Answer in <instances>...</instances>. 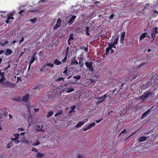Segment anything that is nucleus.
Here are the masks:
<instances>
[{
	"mask_svg": "<svg viewBox=\"0 0 158 158\" xmlns=\"http://www.w3.org/2000/svg\"><path fill=\"white\" fill-rule=\"evenodd\" d=\"M70 84L69 83H65L63 85H61L60 86L62 87V85L63 87H65L64 89V92H65L67 93H69L72 92L74 91V89L73 88H72L71 86H69Z\"/></svg>",
	"mask_w": 158,
	"mask_h": 158,
	"instance_id": "1",
	"label": "nucleus"
},
{
	"mask_svg": "<svg viewBox=\"0 0 158 158\" xmlns=\"http://www.w3.org/2000/svg\"><path fill=\"white\" fill-rule=\"evenodd\" d=\"M107 98V94H105L104 95L101 97H97L95 99L98 101L96 102V104L97 105H99L100 103H103L106 100V98Z\"/></svg>",
	"mask_w": 158,
	"mask_h": 158,
	"instance_id": "2",
	"label": "nucleus"
},
{
	"mask_svg": "<svg viewBox=\"0 0 158 158\" xmlns=\"http://www.w3.org/2000/svg\"><path fill=\"white\" fill-rule=\"evenodd\" d=\"M151 94L150 91H146L143 93V95L140 96L139 98L143 101L148 98L150 95Z\"/></svg>",
	"mask_w": 158,
	"mask_h": 158,
	"instance_id": "3",
	"label": "nucleus"
},
{
	"mask_svg": "<svg viewBox=\"0 0 158 158\" xmlns=\"http://www.w3.org/2000/svg\"><path fill=\"white\" fill-rule=\"evenodd\" d=\"M58 96V93L56 90H54L53 92L50 93L48 96V99L50 100L54 98H57Z\"/></svg>",
	"mask_w": 158,
	"mask_h": 158,
	"instance_id": "4",
	"label": "nucleus"
},
{
	"mask_svg": "<svg viewBox=\"0 0 158 158\" xmlns=\"http://www.w3.org/2000/svg\"><path fill=\"white\" fill-rule=\"evenodd\" d=\"M158 27H154L152 29L151 33L152 37L154 39L156 36V34H158Z\"/></svg>",
	"mask_w": 158,
	"mask_h": 158,
	"instance_id": "5",
	"label": "nucleus"
},
{
	"mask_svg": "<svg viewBox=\"0 0 158 158\" xmlns=\"http://www.w3.org/2000/svg\"><path fill=\"white\" fill-rule=\"evenodd\" d=\"M85 64L86 67L89 69L90 71H92L94 70L93 67V63L91 61L89 62H85Z\"/></svg>",
	"mask_w": 158,
	"mask_h": 158,
	"instance_id": "6",
	"label": "nucleus"
},
{
	"mask_svg": "<svg viewBox=\"0 0 158 158\" xmlns=\"http://www.w3.org/2000/svg\"><path fill=\"white\" fill-rule=\"evenodd\" d=\"M15 86V84L9 81H5L4 84V86L5 87L13 88Z\"/></svg>",
	"mask_w": 158,
	"mask_h": 158,
	"instance_id": "7",
	"label": "nucleus"
},
{
	"mask_svg": "<svg viewBox=\"0 0 158 158\" xmlns=\"http://www.w3.org/2000/svg\"><path fill=\"white\" fill-rule=\"evenodd\" d=\"M61 21L60 18H59L57 20L56 23L53 29L54 30L56 29L59 27L61 25Z\"/></svg>",
	"mask_w": 158,
	"mask_h": 158,
	"instance_id": "8",
	"label": "nucleus"
},
{
	"mask_svg": "<svg viewBox=\"0 0 158 158\" xmlns=\"http://www.w3.org/2000/svg\"><path fill=\"white\" fill-rule=\"evenodd\" d=\"M151 80L148 81L145 83L144 85L143 84V85L142 86V89H144L148 88L151 85Z\"/></svg>",
	"mask_w": 158,
	"mask_h": 158,
	"instance_id": "9",
	"label": "nucleus"
},
{
	"mask_svg": "<svg viewBox=\"0 0 158 158\" xmlns=\"http://www.w3.org/2000/svg\"><path fill=\"white\" fill-rule=\"evenodd\" d=\"M4 73L2 72L0 69V83H2L6 80L4 76Z\"/></svg>",
	"mask_w": 158,
	"mask_h": 158,
	"instance_id": "10",
	"label": "nucleus"
},
{
	"mask_svg": "<svg viewBox=\"0 0 158 158\" xmlns=\"http://www.w3.org/2000/svg\"><path fill=\"white\" fill-rule=\"evenodd\" d=\"M152 106L150 109L146 111L142 115L141 118L142 119L146 117L148 114L151 112V110L153 108Z\"/></svg>",
	"mask_w": 158,
	"mask_h": 158,
	"instance_id": "11",
	"label": "nucleus"
},
{
	"mask_svg": "<svg viewBox=\"0 0 158 158\" xmlns=\"http://www.w3.org/2000/svg\"><path fill=\"white\" fill-rule=\"evenodd\" d=\"M76 18V16L75 15L72 16L70 19L67 22L68 24L71 25L73 22H74L75 19Z\"/></svg>",
	"mask_w": 158,
	"mask_h": 158,
	"instance_id": "12",
	"label": "nucleus"
},
{
	"mask_svg": "<svg viewBox=\"0 0 158 158\" xmlns=\"http://www.w3.org/2000/svg\"><path fill=\"white\" fill-rule=\"evenodd\" d=\"M29 97V94H26L23 96L22 98V100L23 102H27L28 101V98Z\"/></svg>",
	"mask_w": 158,
	"mask_h": 158,
	"instance_id": "13",
	"label": "nucleus"
},
{
	"mask_svg": "<svg viewBox=\"0 0 158 158\" xmlns=\"http://www.w3.org/2000/svg\"><path fill=\"white\" fill-rule=\"evenodd\" d=\"M85 123V122L84 121H80L75 126V127L77 128H78L80 127L82 125H83Z\"/></svg>",
	"mask_w": 158,
	"mask_h": 158,
	"instance_id": "14",
	"label": "nucleus"
},
{
	"mask_svg": "<svg viewBox=\"0 0 158 158\" xmlns=\"http://www.w3.org/2000/svg\"><path fill=\"white\" fill-rule=\"evenodd\" d=\"M148 34L147 32H145L143 33L140 37L139 40H142L144 39L146 36L150 38V37L148 36H146Z\"/></svg>",
	"mask_w": 158,
	"mask_h": 158,
	"instance_id": "15",
	"label": "nucleus"
},
{
	"mask_svg": "<svg viewBox=\"0 0 158 158\" xmlns=\"http://www.w3.org/2000/svg\"><path fill=\"white\" fill-rule=\"evenodd\" d=\"M64 81V78L61 77L56 78L55 79V81L56 82L61 83Z\"/></svg>",
	"mask_w": 158,
	"mask_h": 158,
	"instance_id": "16",
	"label": "nucleus"
},
{
	"mask_svg": "<svg viewBox=\"0 0 158 158\" xmlns=\"http://www.w3.org/2000/svg\"><path fill=\"white\" fill-rule=\"evenodd\" d=\"M147 139V137L145 136H143L140 137L139 139V142H141L145 141Z\"/></svg>",
	"mask_w": 158,
	"mask_h": 158,
	"instance_id": "17",
	"label": "nucleus"
},
{
	"mask_svg": "<svg viewBox=\"0 0 158 158\" xmlns=\"http://www.w3.org/2000/svg\"><path fill=\"white\" fill-rule=\"evenodd\" d=\"M12 53V51L10 49H7L6 50L5 55H9Z\"/></svg>",
	"mask_w": 158,
	"mask_h": 158,
	"instance_id": "18",
	"label": "nucleus"
},
{
	"mask_svg": "<svg viewBox=\"0 0 158 158\" xmlns=\"http://www.w3.org/2000/svg\"><path fill=\"white\" fill-rule=\"evenodd\" d=\"M54 63L55 64H56L57 65H59L60 64H61L62 63L60 61H59L57 59H55L54 60Z\"/></svg>",
	"mask_w": 158,
	"mask_h": 158,
	"instance_id": "19",
	"label": "nucleus"
},
{
	"mask_svg": "<svg viewBox=\"0 0 158 158\" xmlns=\"http://www.w3.org/2000/svg\"><path fill=\"white\" fill-rule=\"evenodd\" d=\"M89 29L90 28L88 26L86 27L85 28V34L87 36H89L90 35V33H89V32L90 31Z\"/></svg>",
	"mask_w": 158,
	"mask_h": 158,
	"instance_id": "20",
	"label": "nucleus"
},
{
	"mask_svg": "<svg viewBox=\"0 0 158 158\" xmlns=\"http://www.w3.org/2000/svg\"><path fill=\"white\" fill-rule=\"evenodd\" d=\"M44 156V153L39 152H37L36 155V156L39 158H41Z\"/></svg>",
	"mask_w": 158,
	"mask_h": 158,
	"instance_id": "21",
	"label": "nucleus"
},
{
	"mask_svg": "<svg viewBox=\"0 0 158 158\" xmlns=\"http://www.w3.org/2000/svg\"><path fill=\"white\" fill-rule=\"evenodd\" d=\"M21 98L20 97H15L12 99L13 101H15L17 102H19L21 101Z\"/></svg>",
	"mask_w": 158,
	"mask_h": 158,
	"instance_id": "22",
	"label": "nucleus"
},
{
	"mask_svg": "<svg viewBox=\"0 0 158 158\" xmlns=\"http://www.w3.org/2000/svg\"><path fill=\"white\" fill-rule=\"evenodd\" d=\"M146 64V63H141L138 66L137 68L138 69H140L141 68H143V67Z\"/></svg>",
	"mask_w": 158,
	"mask_h": 158,
	"instance_id": "23",
	"label": "nucleus"
},
{
	"mask_svg": "<svg viewBox=\"0 0 158 158\" xmlns=\"http://www.w3.org/2000/svg\"><path fill=\"white\" fill-rule=\"evenodd\" d=\"M8 43V42L6 40H5V42L3 43V41L1 42H0V44L3 47H4Z\"/></svg>",
	"mask_w": 158,
	"mask_h": 158,
	"instance_id": "24",
	"label": "nucleus"
},
{
	"mask_svg": "<svg viewBox=\"0 0 158 158\" xmlns=\"http://www.w3.org/2000/svg\"><path fill=\"white\" fill-rule=\"evenodd\" d=\"M47 67L44 64L43 66L42 67L40 68V72H44L45 69H46Z\"/></svg>",
	"mask_w": 158,
	"mask_h": 158,
	"instance_id": "25",
	"label": "nucleus"
},
{
	"mask_svg": "<svg viewBox=\"0 0 158 158\" xmlns=\"http://www.w3.org/2000/svg\"><path fill=\"white\" fill-rule=\"evenodd\" d=\"M64 70L63 72V73L65 76H67L68 75V68L67 66L65 67L64 68Z\"/></svg>",
	"mask_w": 158,
	"mask_h": 158,
	"instance_id": "26",
	"label": "nucleus"
},
{
	"mask_svg": "<svg viewBox=\"0 0 158 158\" xmlns=\"http://www.w3.org/2000/svg\"><path fill=\"white\" fill-rule=\"evenodd\" d=\"M36 57H35L32 56L31 59L30 61V64H32L34 62L35 60H36Z\"/></svg>",
	"mask_w": 158,
	"mask_h": 158,
	"instance_id": "27",
	"label": "nucleus"
},
{
	"mask_svg": "<svg viewBox=\"0 0 158 158\" xmlns=\"http://www.w3.org/2000/svg\"><path fill=\"white\" fill-rule=\"evenodd\" d=\"M118 39L119 36L118 35L116 38L114 39V42L113 43L114 44H116V45L117 44Z\"/></svg>",
	"mask_w": 158,
	"mask_h": 158,
	"instance_id": "28",
	"label": "nucleus"
},
{
	"mask_svg": "<svg viewBox=\"0 0 158 158\" xmlns=\"http://www.w3.org/2000/svg\"><path fill=\"white\" fill-rule=\"evenodd\" d=\"M2 111H3V112H4L3 113H2V114H4L5 115H7V110L5 108H2Z\"/></svg>",
	"mask_w": 158,
	"mask_h": 158,
	"instance_id": "29",
	"label": "nucleus"
},
{
	"mask_svg": "<svg viewBox=\"0 0 158 158\" xmlns=\"http://www.w3.org/2000/svg\"><path fill=\"white\" fill-rule=\"evenodd\" d=\"M45 64L46 65L47 67L48 66L50 67L51 68H53L54 66V64H53L48 63V62H47Z\"/></svg>",
	"mask_w": 158,
	"mask_h": 158,
	"instance_id": "30",
	"label": "nucleus"
},
{
	"mask_svg": "<svg viewBox=\"0 0 158 158\" xmlns=\"http://www.w3.org/2000/svg\"><path fill=\"white\" fill-rule=\"evenodd\" d=\"M95 125V123L94 122H93L90 124L88 126L89 127V128L90 129L92 127H94V126Z\"/></svg>",
	"mask_w": 158,
	"mask_h": 158,
	"instance_id": "31",
	"label": "nucleus"
},
{
	"mask_svg": "<svg viewBox=\"0 0 158 158\" xmlns=\"http://www.w3.org/2000/svg\"><path fill=\"white\" fill-rule=\"evenodd\" d=\"M53 114V112L52 111H50V112H49L48 113L47 117H51L52 116Z\"/></svg>",
	"mask_w": 158,
	"mask_h": 158,
	"instance_id": "32",
	"label": "nucleus"
},
{
	"mask_svg": "<svg viewBox=\"0 0 158 158\" xmlns=\"http://www.w3.org/2000/svg\"><path fill=\"white\" fill-rule=\"evenodd\" d=\"M36 142L33 143V144H32V145L33 146H36L38 145H39L40 144V141H38V140H36Z\"/></svg>",
	"mask_w": 158,
	"mask_h": 158,
	"instance_id": "33",
	"label": "nucleus"
},
{
	"mask_svg": "<svg viewBox=\"0 0 158 158\" xmlns=\"http://www.w3.org/2000/svg\"><path fill=\"white\" fill-rule=\"evenodd\" d=\"M74 39L73 34V33L70 34L68 39L69 40H73Z\"/></svg>",
	"mask_w": 158,
	"mask_h": 158,
	"instance_id": "34",
	"label": "nucleus"
},
{
	"mask_svg": "<svg viewBox=\"0 0 158 158\" xmlns=\"http://www.w3.org/2000/svg\"><path fill=\"white\" fill-rule=\"evenodd\" d=\"M72 63L73 64H76L77 65L78 64V62L75 59L74 60H72Z\"/></svg>",
	"mask_w": 158,
	"mask_h": 158,
	"instance_id": "35",
	"label": "nucleus"
},
{
	"mask_svg": "<svg viewBox=\"0 0 158 158\" xmlns=\"http://www.w3.org/2000/svg\"><path fill=\"white\" fill-rule=\"evenodd\" d=\"M13 142H9L8 143L7 145V148H10L12 144V143Z\"/></svg>",
	"mask_w": 158,
	"mask_h": 158,
	"instance_id": "36",
	"label": "nucleus"
},
{
	"mask_svg": "<svg viewBox=\"0 0 158 158\" xmlns=\"http://www.w3.org/2000/svg\"><path fill=\"white\" fill-rule=\"evenodd\" d=\"M36 18H35L33 19H30L29 20V21L31 22L32 23H35L36 21Z\"/></svg>",
	"mask_w": 158,
	"mask_h": 158,
	"instance_id": "37",
	"label": "nucleus"
},
{
	"mask_svg": "<svg viewBox=\"0 0 158 158\" xmlns=\"http://www.w3.org/2000/svg\"><path fill=\"white\" fill-rule=\"evenodd\" d=\"M67 55H65V57L62 60V62L63 63H64L66 61L67 59Z\"/></svg>",
	"mask_w": 158,
	"mask_h": 158,
	"instance_id": "38",
	"label": "nucleus"
},
{
	"mask_svg": "<svg viewBox=\"0 0 158 158\" xmlns=\"http://www.w3.org/2000/svg\"><path fill=\"white\" fill-rule=\"evenodd\" d=\"M125 35V33L124 31L121 34V38H124Z\"/></svg>",
	"mask_w": 158,
	"mask_h": 158,
	"instance_id": "39",
	"label": "nucleus"
},
{
	"mask_svg": "<svg viewBox=\"0 0 158 158\" xmlns=\"http://www.w3.org/2000/svg\"><path fill=\"white\" fill-rule=\"evenodd\" d=\"M110 50V49L108 48H106V53L105 54L106 55H107L108 54V53Z\"/></svg>",
	"mask_w": 158,
	"mask_h": 158,
	"instance_id": "40",
	"label": "nucleus"
},
{
	"mask_svg": "<svg viewBox=\"0 0 158 158\" xmlns=\"http://www.w3.org/2000/svg\"><path fill=\"white\" fill-rule=\"evenodd\" d=\"M114 16V14L112 13L110 16L109 19L110 20H112Z\"/></svg>",
	"mask_w": 158,
	"mask_h": 158,
	"instance_id": "41",
	"label": "nucleus"
},
{
	"mask_svg": "<svg viewBox=\"0 0 158 158\" xmlns=\"http://www.w3.org/2000/svg\"><path fill=\"white\" fill-rule=\"evenodd\" d=\"M13 15V14H12L11 15H10L9 16H8V18L9 19H14V18L12 16Z\"/></svg>",
	"mask_w": 158,
	"mask_h": 158,
	"instance_id": "42",
	"label": "nucleus"
},
{
	"mask_svg": "<svg viewBox=\"0 0 158 158\" xmlns=\"http://www.w3.org/2000/svg\"><path fill=\"white\" fill-rule=\"evenodd\" d=\"M14 136H15V138L17 139H18L19 138V134H15L14 135Z\"/></svg>",
	"mask_w": 158,
	"mask_h": 158,
	"instance_id": "43",
	"label": "nucleus"
},
{
	"mask_svg": "<svg viewBox=\"0 0 158 158\" xmlns=\"http://www.w3.org/2000/svg\"><path fill=\"white\" fill-rule=\"evenodd\" d=\"M89 129H90V128H89L88 126L86 127H84L83 128V131H86L87 130Z\"/></svg>",
	"mask_w": 158,
	"mask_h": 158,
	"instance_id": "44",
	"label": "nucleus"
},
{
	"mask_svg": "<svg viewBox=\"0 0 158 158\" xmlns=\"http://www.w3.org/2000/svg\"><path fill=\"white\" fill-rule=\"evenodd\" d=\"M126 129H124L123 131H121L119 135H118V137H120L121 136V135L123 133H125V132L126 131Z\"/></svg>",
	"mask_w": 158,
	"mask_h": 158,
	"instance_id": "45",
	"label": "nucleus"
},
{
	"mask_svg": "<svg viewBox=\"0 0 158 158\" xmlns=\"http://www.w3.org/2000/svg\"><path fill=\"white\" fill-rule=\"evenodd\" d=\"M78 60H79V64L80 63V62H82L83 60V58L82 57H79L78 58Z\"/></svg>",
	"mask_w": 158,
	"mask_h": 158,
	"instance_id": "46",
	"label": "nucleus"
},
{
	"mask_svg": "<svg viewBox=\"0 0 158 158\" xmlns=\"http://www.w3.org/2000/svg\"><path fill=\"white\" fill-rule=\"evenodd\" d=\"M25 11V10H20L19 12L18 13V14L19 15H22V14L23 13V12H24Z\"/></svg>",
	"mask_w": 158,
	"mask_h": 158,
	"instance_id": "47",
	"label": "nucleus"
},
{
	"mask_svg": "<svg viewBox=\"0 0 158 158\" xmlns=\"http://www.w3.org/2000/svg\"><path fill=\"white\" fill-rule=\"evenodd\" d=\"M62 111H59V112H58V113H56L55 114V116L56 117V116H58L60 114H62Z\"/></svg>",
	"mask_w": 158,
	"mask_h": 158,
	"instance_id": "48",
	"label": "nucleus"
},
{
	"mask_svg": "<svg viewBox=\"0 0 158 158\" xmlns=\"http://www.w3.org/2000/svg\"><path fill=\"white\" fill-rule=\"evenodd\" d=\"M24 40V38L23 37V36L22 37L21 39L19 40V44H20L21 43H22V42Z\"/></svg>",
	"mask_w": 158,
	"mask_h": 158,
	"instance_id": "49",
	"label": "nucleus"
},
{
	"mask_svg": "<svg viewBox=\"0 0 158 158\" xmlns=\"http://www.w3.org/2000/svg\"><path fill=\"white\" fill-rule=\"evenodd\" d=\"M81 77L80 75H77L74 76V78L76 79L77 80H79L80 79Z\"/></svg>",
	"mask_w": 158,
	"mask_h": 158,
	"instance_id": "50",
	"label": "nucleus"
},
{
	"mask_svg": "<svg viewBox=\"0 0 158 158\" xmlns=\"http://www.w3.org/2000/svg\"><path fill=\"white\" fill-rule=\"evenodd\" d=\"M69 47H68L66 48V53L65 55H68L69 52Z\"/></svg>",
	"mask_w": 158,
	"mask_h": 158,
	"instance_id": "51",
	"label": "nucleus"
},
{
	"mask_svg": "<svg viewBox=\"0 0 158 158\" xmlns=\"http://www.w3.org/2000/svg\"><path fill=\"white\" fill-rule=\"evenodd\" d=\"M16 42V40L12 41L10 44V46L13 45H14L15 44Z\"/></svg>",
	"mask_w": 158,
	"mask_h": 158,
	"instance_id": "52",
	"label": "nucleus"
},
{
	"mask_svg": "<svg viewBox=\"0 0 158 158\" xmlns=\"http://www.w3.org/2000/svg\"><path fill=\"white\" fill-rule=\"evenodd\" d=\"M108 46L109 48L111 49V48H112V44H111L110 43H108Z\"/></svg>",
	"mask_w": 158,
	"mask_h": 158,
	"instance_id": "53",
	"label": "nucleus"
},
{
	"mask_svg": "<svg viewBox=\"0 0 158 158\" xmlns=\"http://www.w3.org/2000/svg\"><path fill=\"white\" fill-rule=\"evenodd\" d=\"M124 40V38H121L120 40V42L121 44L123 43V41Z\"/></svg>",
	"mask_w": 158,
	"mask_h": 158,
	"instance_id": "54",
	"label": "nucleus"
},
{
	"mask_svg": "<svg viewBox=\"0 0 158 158\" xmlns=\"http://www.w3.org/2000/svg\"><path fill=\"white\" fill-rule=\"evenodd\" d=\"M32 151H33V152H37V149L36 148H33L31 150Z\"/></svg>",
	"mask_w": 158,
	"mask_h": 158,
	"instance_id": "55",
	"label": "nucleus"
},
{
	"mask_svg": "<svg viewBox=\"0 0 158 158\" xmlns=\"http://www.w3.org/2000/svg\"><path fill=\"white\" fill-rule=\"evenodd\" d=\"M41 87H42L40 85H38L37 87L34 88V89H40V88H41Z\"/></svg>",
	"mask_w": 158,
	"mask_h": 158,
	"instance_id": "56",
	"label": "nucleus"
},
{
	"mask_svg": "<svg viewBox=\"0 0 158 158\" xmlns=\"http://www.w3.org/2000/svg\"><path fill=\"white\" fill-rule=\"evenodd\" d=\"M34 110L35 111V112H37L39 111V108H34Z\"/></svg>",
	"mask_w": 158,
	"mask_h": 158,
	"instance_id": "57",
	"label": "nucleus"
},
{
	"mask_svg": "<svg viewBox=\"0 0 158 158\" xmlns=\"http://www.w3.org/2000/svg\"><path fill=\"white\" fill-rule=\"evenodd\" d=\"M76 106H72L71 107V109L72 110H74Z\"/></svg>",
	"mask_w": 158,
	"mask_h": 158,
	"instance_id": "58",
	"label": "nucleus"
},
{
	"mask_svg": "<svg viewBox=\"0 0 158 158\" xmlns=\"http://www.w3.org/2000/svg\"><path fill=\"white\" fill-rule=\"evenodd\" d=\"M39 56H43V52H41V51H40L39 53Z\"/></svg>",
	"mask_w": 158,
	"mask_h": 158,
	"instance_id": "59",
	"label": "nucleus"
},
{
	"mask_svg": "<svg viewBox=\"0 0 158 158\" xmlns=\"http://www.w3.org/2000/svg\"><path fill=\"white\" fill-rule=\"evenodd\" d=\"M83 156H82V155L80 153L78 154L77 156V157L78 158H81Z\"/></svg>",
	"mask_w": 158,
	"mask_h": 158,
	"instance_id": "60",
	"label": "nucleus"
},
{
	"mask_svg": "<svg viewBox=\"0 0 158 158\" xmlns=\"http://www.w3.org/2000/svg\"><path fill=\"white\" fill-rule=\"evenodd\" d=\"M79 65H80V66L81 68H82L83 66V65H84V64L83 63H82L81 62H80V63L79 64Z\"/></svg>",
	"mask_w": 158,
	"mask_h": 158,
	"instance_id": "61",
	"label": "nucleus"
},
{
	"mask_svg": "<svg viewBox=\"0 0 158 158\" xmlns=\"http://www.w3.org/2000/svg\"><path fill=\"white\" fill-rule=\"evenodd\" d=\"M49 0H40V2H47Z\"/></svg>",
	"mask_w": 158,
	"mask_h": 158,
	"instance_id": "62",
	"label": "nucleus"
},
{
	"mask_svg": "<svg viewBox=\"0 0 158 158\" xmlns=\"http://www.w3.org/2000/svg\"><path fill=\"white\" fill-rule=\"evenodd\" d=\"M36 54H37V52H34L33 53V55H32V56L34 57H36Z\"/></svg>",
	"mask_w": 158,
	"mask_h": 158,
	"instance_id": "63",
	"label": "nucleus"
},
{
	"mask_svg": "<svg viewBox=\"0 0 158 158\" xmlns=\"http://www.w3.org/2000/svg\"><path fill=\"white\" fill-rule=\"evenodd\" d=\"M6 23H9L10 22V20L9 19L7 18V19L6 20Z\"/></svg>",
	"mask_w": 158,
	"mask_h": 158,
	"instance_id": "64",
	"label": "nucleus"
}]
</instances>
